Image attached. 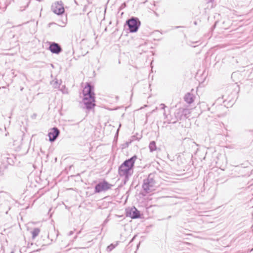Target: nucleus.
Wrapping results in <instances>:
<instances>
[{"mask_svg":"<svg viewBox=\"0 0 253 253\" xmlns=\"http://www.w3.org/2000/svg\"><path fill=\"white\" fill-rule=\"evenodd\" d=\"M114 248H115V246L113 244H111V245H110L109 246H108L107 250H109V251H111Z\"/></svg>","mask_w":253,"mask_h":253,"instance_id":"nucleus-17","label":"nucleus"},{"mask_svg":"<svg viewBox=\"0 0 253 253\" xmlns=\"http://www.w3.org/2000/svg\"><path fill=\"white\" fill-rule=\"evenodd\" d=\"M49 50L52 53L58 54L62 51V49L61 46L55 42H51L49 46Z\"/></svg>","mask_w":253,"mask_h":253,"instance_id":"nucleus-9","label":"nucleus"},{"mask_svg":"<svg viewBox=\"0 0 253 253\" xmlns=\"http://www.w3.org/2000/svg\"><path fill=\"white\" fill-rule=\"evenodd\" d=\"M136 159L137 156L134 155L125 160L119 167L118 173L121 177H124L125 184L133 174L134 163Z\"/></svg>","mask_w":253,"mask_h":253,"instance_id":"nucleus-1","label":"nucleus"},{"mask_svg":"<svg viewBox=\"0 0 253 253\" xmlns=\"http://www.w3.org/2000/svg\"><path fill=\"white\" fill-rule=\"evenodd\" d=\"M34 117H35L36 116V114H34Z\"/></svg>","mask_w":253,"mask_h":253,"instance_id":"nucleus-27","label":"nucleus"},{"mask_svg":"<svg viewBox=\"0 0 253 253\" xmlns=\"http://www.w3.org/2000/svg\"><path fill=\"white\" fill-rule=\"evenodd\" d=\"M84 98L83 99L85 108L88 110H91L95 106V94L94 87L89 83L86 85L83 90Z\"/></svg>","mask_w":253,"mask_h":253,"instance_id":"nucleus-2","label":"nucleus"},{"mask_svg":"<svg viewBox=\"0 0 253 253\" xmlns=\"http://www.w3.org/2000/svg\"><path fill=\"white\" fill-rule=\"evenodd\" d=\"M126 24L128 26V30L130 33H135L138 31L141 22L138 18L131 17L126 21Z\"/></svg>","mask_w":253,"mask_h":253,"instance_id":"nucleus-3","label":"nucleus"},{"mask_svg":"<svg viewBox=\"0 0 253 253\" xmlns=\"http://www.w3.org/2000/svg\"><path fill=\"white\" fill-rule=\"evenodd\" d=\"M179 27H179V26H177V27H176V28H179Z\"/></svg>","mask_w":253,"mask_h":253,"instance_id":"nucleus-28","label":"nucleus"},{"mask_svg":"<svg viewBox=\"0 0 253 253\" xmlns=\"http://www.w3.org/2000/svg\"><path fill=\"white\" fill-rule=\"evenodd\" d=\"M213 0H209L208 1V3H209V2H212L213 1Z\"/></svg>","mask_w":253,"mask_h":253,"instance_id":"nucleus-22","label":"nucleus"},{"mask_svg":"<svg viewBox=\"0 0 253 253\" xmlns=\"http://www.w3.org/2000/svg\"><path fill=\"white\" fill-rule=\"evenodd\" d=\"M51 10L57 15H62L65 12L63 2L60 0L53 3L51 5Z\"/></svg>","mask_w":253,"mask_h":253,"instance_id":"nucleus-6","label":"nucleus"},{"mask_svg":"<svg viewBox=\"0 0 253 253\" xmlns=\"http://www.w3.org/2000/svg\"><path fill=\"white\" fill-rule=\"evenodd\" d=\"M34 117H35L36 116V114H34Z\"/></svg>","mask_w":253,"mask_h":253,"instance_id":"nucleus-26","label":"nucleus"},{"mask_svg":"<svg viewBox=\"0 0 253 253\" xmlns=\"http://www.w3.org/2000/svg\"><path fill=\"white\" fill-rule=\"evenodd\" d=\"M141 136H140V137H137L135 135H133V136H132V140H131V141H133L134 140H139L141 138Z\"/></svg>","mask_w":253,"mask_h":253,"instance_id":"nucleus-18","label":"nucleus"},{"mask_svg":"<svg viewBox=\"0 0 253 253\" xmlns=\"http://www.w3.org/2000/svg\"><path fill=\"white\" fill-rule=\"evenodd\" d=\"M6 8V5L5 3H1L0 2V9H1L2 10L4 11Z\"/></svg>","mask_w":253,"mask_h":253,"instance_id":"nucleus-15","label":"nucleus"},{"mask_svg":"<svg viewBox=\"0 0 253 253\" xmlns=\"http://www.w3.org/2000/svg\"><path fill=\"white\" fill-rule=\"evenodd\" d=\"M176 120V117L174 116V117H172L169 120V122H168L169 124H175L177 122H174V121Z\"/></svg>","mask_w":253,"mask_h":253,"instance_id":"nucleus-16","label":"nucleus"},{"mask_svg":"<svg viewBox=\"0 0 253 253\" xmlns=\"http://www.w3.org/2000/svg\"><path fill=\"white\" fill-rule=\"evenodd\" d=\"M174 116L176 117V120L174 122H178L184 119L181 108L175 110L174 113Z\"/></svg>","mask_w":253,"mask_h":253,"instance_id":"nucleus-11","label":"nucleus"},{"mask_svg":"<svg viewBox=\"0 0 253 253\" xmlns=\"http://www.w3.org/2000/svg\"><path fill=\"white\" fill-rule=\"evenodd\" d=\"M113 185L110 184L105 180H103L101 182L95 185L94 187V193H99L102 191H106L110 189Z\"/></svg>","mask_w":253,"mask_h":253,"instance_id":"nucleus-5","label":"nucleus"},{"mask_svg":"<svg viewBox=\"0 0 253 253\" xmlns=\"http://www.w3.org/2000/svg\"><path fill=\"white\" fill-rule=\"evenodd\" d=\"M40 232V229L39 228H35L31 232L32 235V238L34 239L37 236H38Z\"/></svg>","mask_w":253,"mask_h":253,"instance_id":"nucleus-13","label":"nucleus"},{"mask_svg":"<svg viewBox=\"0 0 253 253\" xmlns=\"http://www.w3.org/2000/svg\"><path fill=\"white\" fill-rule=\"evenodd\" d=\"M182 112L183 115V118L186 119L188 118L187 115L190 114V111L188 109L181 108Z\"/></svg>","mask_w":253,"mask_h":253,"instance_id":"nucleus-14","label":"nucleus"},{"mask_svg":"<svg viewBox=\"0 0 253 253\" xmlns=\"http://www.w3.org/2000/svg\"><path fill=\"white\" fill-rule=\"evenodd\" d=\"M163 114H164V116H165V119H166L167 118V115H166L165 111H164Z\"/></svg>","mask_w":253,"mask_h":253,"instance_id":"nucleus-21","label":"nucleus"},{"mask_svg":"<svg viewBox=\"0 0 253 253\" xmlns=\"http://www.w3.org/2000/svg\"><path fill=\"white\" fill-rule=\"evenodd\" d=\"M194 95L190 92H187L184 96V100L188 104H191L194 101Z\"/></svg>","mask_w":253,"mask_h":253,"instance_id":"nucleus-10","label":"nucleus"},{"mask_svg":"<svg viewBox=\"0 0 253 253\" xmlns=\"http://www.w3.org/2000/svg\"><path fill=\"white\" fill-rule=\"evenodd\" d=\"M60 132V130L57 127H53L51 129V131L49 132L48 133L49 141H50L51 142L55 141V140L59 135Z\"/></svg>","mask_w":253,"mask_h":253,"instance_id":"nucleus-8","label":"nucleus"},{"mask_svg":"<svg viewBox=\"0 0 253 253\" xmlns=\"http://www.w3.org/2000/svg\"><path fill=\"white\" fill-rule=\"evenodd\" d=\"M160 105L162 106V109H165V108L166 107V106L164 104L162 103Z\"/></svg>","mask_w":253,"mask_h":253,"instance_id":"nucleus-19","label":"nucleus"},{"mask_svg":"<svg viewBox=\"0 0 253 253\" xmlns=\"http://www.w3.org/2000/svg\"><path fill=\"white\" fill-rule=\"evenodd\" d=\"M10 253H14V252H11Z\"/></svg>","mask_w":253,"mask_h":253,"instance_id":"nucleus-29","label":"nucleus"},{"mask_svg":"<svg viewBox=\"0 0 253 253\" xmlns=\"http://www.w3.org/2000/svg\"><path fill=\"white\" fill-rule=\"evenodd\" d=\"M80 233H81V231H79V232H78V233H77V234H80Z\"/></svg>","mask_w":253,"mask_h":253,"instance_id":"nucleus-25","label":"nucleus"},{"mask_svg":"<svg viewBox=\"0 0 253 253\" xmlns=\"http://www.w3.org/2000/svg\"><path fill=\"white\" fill-rule=\"evenodd\" d=\"M74 233V231H71L70 232H69V233H68V235L69 236H71Z\"/></svg>","mask_w":253,"mask_h":253,"instance_id":"nucleus-20","label":"nucleus"},{"mask_svg":"<svg viewBox=\"0 0 253 253\" xmlns=\"http://www.w3.org/2000/svg\"><path fill=\"white\" fill-rule=\"evenodd\" d=\"M149 148L151 152H153V151L156 150L157 146L155 141H152L150 142Z\"/></svg>","mask_w":253,"mask_h":253,"instance_id":"nucleus-12","label":"nucleus"},{"mask_svg":"<svg viewBox=\"0 0 253 253\" xmlns=\"http://www.w3.org/2000/svg\"><path fill=\"white\" fill-rule=\"evenodd\" d=\"M154 178L155 174L151 173L148 175L147 178L143 180L142 188L146 193H149L151 188L154 186L155 184Z\"/></svg>","mask_w":253,"mask_h":253,"instance_id":"nucleus-4","label":"nucleus"},{"mask_svg":"<svg viewBox=\"0 0 253 253\" xmlns=\"http://www.w3.org/2000/svg\"><path fill=\"white\" fill-rule=\"evenodd\" d=\"M126 215L132 219H137L140 217L141 214L139 210L135 207H132L130 209H126Z\"/></svg>","mask_w":253,"mask_h":253,"instance_id":"nucleus-7","label":"nucleus"},{"mask_svg":"<svg viewBox=\"0 0 253 253\" xmlns=\"http://www.w3.org/2000/svg\"><path fill=\"white\" fill-rule=\"evenodd\" d=\"M77 235H76V236L74 237V239H77Z\"/></svg>","mask_w":253,"mask_h":253,"instance_id":"nucleus-24","label":"nucleus"},{"mask_svg":"<svg viewBox=\"0 0 253 253\" xmlns=\"http://www.w3.org/2000/svg\"><path fill=\"white\" fill-rule=\"evenodd\" d=\"M135 237H134L133 238H132L131 240L130 241V243L134 239Z\"/></svg>","mask_w":253,"mask_h":253,"instance_id":"nucleus-23","label":"nucleus"}]
</instances>
